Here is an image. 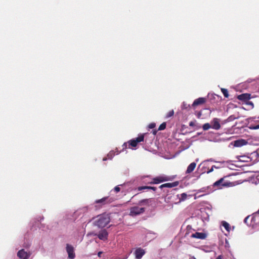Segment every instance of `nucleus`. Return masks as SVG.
Here are the masks:
<instances>
[{
	"label": "nucleus",
	"mask_w": 259,
	"mask_h": 259,
	"mask_svg": "<svg viewBox=\"0 0 259 259\" xmlns=\"http://www.w3.org/2000/svg\"><path fill=\"white\" fill-rule=\"evenodd\" d=\"M120 190V188H119V187L118 186H116L115 188H114V191L116 192H119Z\"/></svg>",
	"instance_id": "c756f323"
},
{
	"label": "nucleus",
	"mask_w": 259,
	"mask_h": 259,
	"mask_svg": "<svg viewBox=\"0 0 259 259\" xmlns=\"http://www.w3.org/2000/svg\"><path fill=\"white\" fill-rule=\"evenodd\" d=\"M248 218V217H246V218L244 219V222L245 223H246V222H247V220Z\"/></svg>",
	"instance_id": "ea45409f"
},
{
	"label": "nucleus",
	"mask_w": 259,
	"mask_h": 259,
	"mask_svg": "<svg viewBox=\"0 0 259 259\" xmlns=\"http://www.w3.org/2000/svg\"><path fill=\"white\" fill-rule=\"evenodd\" d=\"M225 177L222 178L218 181L214 182L213 184L214 188H217L218 189H222L223 187L231 186V183L225 181Z\"/></svg>",
	"instance_id": "7ed1b4c3"
},
{
	"label": "nucleus",
	"mask_w": 259,
	"mask_h": 259,
	"mask_svg": "<svg viewBox=\"0 0 259 259\" xmlns=\"http://www.w3.org/2000/svg\"><path fill=\"white\" fill-rule=\"evenodd\" d=\"M237 118V117H235L234 115L230 116L227 119L224 120V123L231 122L232 121H233L235 119Z\"/></svg>",
	"instance_id": "6ab92c4d"
},
{
	"label": "nucleus",
	"mask_w": 259,
	"mask_h": 259,
	"mask_svg": "<svg viewBox=\"0 0 259 259\" xmlns=\"http://www.w3.org/2000/svg\"><path fill=\"white\" fill-rule=\"evenodd\" d=\"M122 150L126 149L127 148V143H123V144L122 145Z\"/></svg>",
	"instance_id": "7c9ffc66"
},
{
	"label": "nucleus",
	"mask_w": 259,
	"mask_h": 259,
	"mask_svg": "<svg viewBox=\"0 0 259 259\" xmlns=\"http://www.w3.org/2000/svg\"><path fill=\"white\" fill-rule=\"evenodd\" d=\"M221 91L223 94L224 96H225V97L228 98L229 97V95L228 93V91L227 89L222 88L221 89Z\"/></svg>",
	"instance_id": "4be33fe9"
},
{
	"label": "nucleus",
	"mask_w": 259,
	"mask_h": 259,
	"mask_svg": "<svg viewBox=\"0 0 259 259\" xmlns=\"http://www.w3.org/2000/svg\"><path fill=\"white\" fill-rule=\"evenodd\" d=\"M207 237L205 233L202 232H196L191 235V238L200 239H205Z\"/></svg>",
	"instance_id": "f8f14e48"
},
{
	"label": "nucleus",
	"mask_w": 259,
	"mask_h": 259,
	"mask_svg": "<svg viewBox=\"0 0 259 259\" xmlns=\"http://www.w3.org/2000/svg\"><path fill=\"white\" fill-rule=\"evenodd\" d=\"M108 232L105 229L100 231L97 235L98 238L102 240H106L108 238Z\"/></svg>",
	"instance_id": "9b49d317"
},
{
	"label": "nucleus",
	"mask_w": 259,
	"mask_h": 259,
	"mask_svg": "<svg viewBox=\"0 0 259 259\" xmlns=\"http://www.w3.org/2000/svg\"><path fill=\"white\" fill-rule=\"evenodd\" d=\"M66 251L68 254V257L71 259H73L75 256V253L74 251V247L70 245L67 244L66 245Z\"/></svg>",
	"instance_id": "0eeeda50"
},
{
	"label": "nucleus",
	"mask_w": 259,
	"mask_h": 259,
	"mask_svg": "<svg viewBox=\"0 0 259 259\" xmlns=\"http://www.w3.org/2000/svg\"><path fill=\"white\" fill-rule=\"evenodd\" d=\"M219 121V119L217 118H214L213 119L212 121H211V127L213 129L218 130L221 128V125L220 124Z\"/></svg>",
	"instance_id": "4468645a"
},
{
	"label": "nucleus",
	"mask_w": 259,
	"mask_h": 259,
	"mask_svg": "<svg viewBox=\"0 0 259 259\" xmlns=\"http://www.w3.org/2000/svg\"><path fill=\"white\" fill-rule=\"evenodd\" d=\"M114 155V153H113V151H110L109 152V153L108 154V156L109 157L110 156H111V157L110 158H112V157L113 155Z\"/></svg>",
	"instance_id": "2f4dec72"
},
{
	"label": "nucleus",
	"mask_w": 259,
	"mask_h": 259,
	"mask_svg": "<svg viewBox=\"0 0 259 259\" xmlns=\"http://www.w3.org/2000/svg\"><path fill=\"white\" fill-rule=\"evenodd\" d=\"M222 225L225 228V229L227 231H229V230H230V225L227 222H226L225 221H223L222 223Z\"/></svg>",
	"instance_id": "aec40b11"
},
{
	"label": "nucleus",
	"mask_w": 259,
	"mask_h": 259,
	"mask_svg": "<svg viewBox=\"0 0 259 259\" xmlns=\"http://www.w3.org/2000/svg\"><path fill=\"white\" fill-rule=\"evenodd\" d=\"M213 167H215V166L214 165H213L212 167H211V168L207 172L208 173H209L210 172H212L213 170Z\"/></svg>",
	"instance_id": "f704fd0d"
},
{
	"label": "nucleus",
	"mask_w": 259,
	"mask_h": 259,
	"mask_svg": "<svg viewBox=\"0 0 259 259\" xmlns=\"http://www.w3.org/2000/svg\"><path fill=\"white\" fill-rule=\"evenodd\" d=\"M106 160V158H103V160Z\"/></svg>",
	"instance_id": "37998d69"
},
{
	"label": "nucleus",
	"mask_w": 259,
	"mask_h": 259,
	"mask_svg": "<svg viewBox=\"0 0 259 259\" xmlns=\"http://www.w3.org/2000/svg\"><path fill=\"white\" fill-rule=\"evenodd\" d=\"M179 185V182L176 181L172 183H165L161 185L159 188L163 189L164 188H172L177 186Z\"/></svg>",
	"instance_id": "ddd939ff"
},
{
	"label": "nucleus",
	"mask_w": 259,
	"mask_h": 259,
	"mask_svg": "<svg viewBox=\"0 0 259 259\" xmlns=\"http://www.w3.org/2000/svg\"><path fill=\"white\" fill-rule=\"evenodd\" d=\"M169 180L168 177L165 176H159L153 178L152 181L148 182L150 184H158Z\"/></svg>",
	"instance_id": "39448f33"
},
{
	"label": "nucleus",
	"mask_w": 259,
	"mask_h": 259,
	"mask_svg": "<svg viewBox=\"0 0 259 259\" xmlns=\"http://www.w3.org/2000/svg\"><path fill=\"white\" fill-rule=\"evenodd\" d=\"M189 259H196V258L194 256H192Z\"/></svg>",
	"instance_id": "a19ab883"
},
{
	"label": "nucleus",
	"mask_w": 259,
	"mask_h": 259,
	"mask_svg": "<svg viewBox=\"0 0 259 259\" xmlns=\"http://www.w3.org/2000/svg\"><path fill=\"white\" fill-rule=\"evenodd\" d=\"M189 126H195V123L193 121H191L189 122Z\"/></svg>",
	"instance_id": "72a5a7b5"
},
{
	"label": "nucleus",
	"mask_w": 259,
	"mask_h": 259,
	"mask_svg": "<svg viewBox=\"0 0 259 259\" xmlns=\"http://www.w3.org/2000/svg\"><path fill=\"white\" fill-rule=\"evenodd\" d=\"M110 217L107 214H104L99 217L95 224L99 228L105 227L110 222Z\"/></svg>",
	"instance_id": "f257e3e1"
},
{
	"label": "nucleus",
	"mask_w": 259,
	"mask_h": 259,
	"mask_svg": "<svg viewBox=\"0 0 259 259\" xmlns=\"http://www.w3.org/2000/svg\"><path fill=\"white\" fill-rule=\"evenodd\" d=\"M166 124L165 122H163L159 125V126L158 127V130L159 131L164 130L166 128Z\"/></svg>",
	"instance_id": "b1692460"
},
{
	"label": "nucleus",
	"mask_w": 259,
	"mask_h": 259,
	"mask_svg": "<svg viewBox=\"0 0 259 259\" xmlns=\"http://www.w3.org/2000/svg\"><path fill=\"white\" fill-rule=\"evenodd\" d=\"M17 256L20 259H28L30 254L22 249L17 252Z\"/></svg>",
	"instance_id": "1a4fd4ad"
},
{
	"label": "nucleus",
	"mask_w": 259,
	"mask_h": 259,
	"mask_svg": "<svg viewBox=\"0 0 259 259\" xmlns=\"http://www.w3.org/2000/svg\"><path fill=\"white\" fill-rule=\"evenodd\" d=\"M187 194L183 193L181 194V197L179 198V201H183L187 199Z\"/></svg>",
	"instance_id": "412c9836"
},
{
	"label": "nucleus",
	"mask_w": 259,
	"mask_h": 259,
	"mask_svg": "<svg viewBox=\"0 0 259 259\" xmlns=\"http://www.w3.org/2000/svg\"><path fill=\"white\" fill-rule=\"evenodd\" d=\"M201 115H202V113H201V111H199L198 112L197 114H196V116L198 118H200V117L201 116Z\"/></svg>",
	"instance_id": "473e14b6"
},
{
	"label": "nucleus",
	"mask_w": 259,
	"mask_h": 259,
	"mask_svg": "<svg viewBox=\"0 0 259 259\" xmlns=\"http://www.w3.org/2000/svg\"><path fill=\"white\" fill-rule=\"evenodd\" d=\"M102 253V252H101V251L99 252L98 253V256L99 257H101V255Z\"/></svg>",
	"instance_id": "58836bf2"
},
{
	"label": "nucleus",
	"mask_w": 259,
	"mask_h": 259,
	"mask_svg": "<svg viewBox=\"0 0 259 259\" xmlns=\"http://www.w3.org/2000/svg\"><path fill=\"white\" fill-rule=\"evenodd\" d=\"M145 210V209L144 207L133 206L130 209V215L132 217H135L144 213Z\"/></svg>",
	"instance_id": "20e7f679"
},
{
	"label": "nucleus",
	"mask_w": 259,
	"mask_h": 259,
	"mask_svg": "<svg viewBox=\"0 0 259 259\" xmlns=\"http://www.w3.org/2000/svg\"><path fill=\"white\" fill-rule=\"evenodd\" d=\"M246 144V142L244 140H236L234 142V146L235 147H241Z\"/></svg>",
	"instance_id": "a211bd4d"
},
{
	"label": "nucleus",
	"mask_w": 259,
	"mask_h": 259,
	"mask_svg": "<svg viewBox=\"0 0 259 259\" xmlns=\"http://www.w3.org/2000/svg\"><path fill=\"white\" fill-rule=\"evenodd\" d=\"M157 188L155 187L148 186V190H152L154 191L156 190Z\"/></svg>",
	"instance_id": "c85d7f7f"
},
{
	"label": "nucleus",
	"mask_w": 259,
	"mask_h": 259,
	"mask_svg": "<svg viewBox=\"0 0 259 259\" xmlns=\"http://www.w3.org/2000/svg\"><path fill=\"white\" fill-rule=\"evenodd\" d=\"M206 98L204 97H200L198 99H196L193 102L192 105V107L195 108L197 106L202 105L206 102Z\"/></svg>",
	"instance_id": "6e6552de"
},
{
	"label": "nucleus",
	"mask_w": 259,
	"mask_h": 259,
	"mask_svg": "<svg viewBox=\"0 0 259 259\" xmlns=\"http://www.w3.org/2000/svg\"><path fill=\"white\" fill-rule=\"evenodd\" d=\"M151 202H152L151 199H142V200H140L138 204L139 205H144L149 206L150 204H151Z\"/></svg>",
	"instance_id": "f3484780"
},
{
	"label": "nucleus",
	"mask_w": 259,
	"mask_h": 259,
	"mask_svg": "<svg viewBox=\"0 0 259 259\" xmlns=\"http://www.w3.org/2000/svg\"><path fill=\"white\" fill-rule=\"evenodd\" d=\"M189 228H191V227L190 226L188 225V226H187V229H188Z\"/></svg>",
	"instance_id": "79ce46f5"
},
{
	"label": "nucleus",
	"mask_w": 259,
	"mask_h": 259,
	"mask_svg": "<svg viewBox=\"0 0 259 259\" xmlns=\"http://www.w3.org/2000/svg\"><path fill=\"white\" fill-rule=\"evenodd\" d=\"M137 189L138 191H142L146 189L148 190V186H140L138 187Z\"/></svg>",
	"instance_id": "bb28decb"
},
{
	"label": "nucleus",
	"mask_w": 259,
	"mask_h": 259,
	"mask_svg": "<svg viewBox=\"0 0 259 259\" xmlns=\"http://www.w3.org/2000/svg\"><path fill=\"white\" fill-rule=\"evenodd\" d=\"M157 131L156 130H153L152 131V133L153 134V135H155L156 134H157Z\"/></svg>",
	"instance_id": "c9c22d12"
},
{
	"label": "nucleus",
	"mask_w": 259,
	"mask_h": 259,
	"mask_svg": "<svg viewBox=\"0 0 259 259\" xmlns=\"http://www.w3.org/2000/svg\"><path fill=\"white\" fill-rule=\"evenodd\" d=\"M196 166V163L195 162L191 163L189 166H188L187 170L186 171V174H190L192 172L194 169L195 168Z\"/></svg>",
	"instance_id": "dca6fc26"
},
{
	"label": "nucleus",
	"mask_w": 259,
	"mask_h": 259,
	"mask_svg": "<svg viewBox=\"0 0 259 259\" xmlns=\"http://www.w3.org/2000/svg\"><path fill=\"white\" fill-rule=\"evenodd\" d=\"M216 259H223V256L222 255L218 256Z\"/></svg>",
	"instance_id": "4c0bfd02"
},
{
	"label": "nucleus",
	"mask_w": 259,
	"mask_h": 259,
	"mask_svg": "<svg viewBox=\"0 0 259 259\" xmlns=\"http://www.w3.org/2000/svg\"><path fill=\"white\" fill-rule=\"evenodd\" d=\"M237 99L242 101H246L250 99V94L245 93L242 94L237 97Z\"/></svg>",
	"instance_id": "2eb2a0df"
},
{
	"label": "nucleus",
	"mask_w": 259,
	"mask_h": 259,
	"mask_svg": "<svg viewBox=\"0 0 259 259\" xmlns=\"http://www.w3.org/2000/svg\"><path fill=\"white\" fill-rule=\"evenodd\" d=\"M250 128L252 130L259 129V123L257 124L252 125L250 126Z\"/></svg>",
	"instance_id": "a878e982"
},
{
	"label": "nucleus",
	"mask_w": 259,
	"mask_h": 259,
	"mask_svg": "<svg viewBox=\"0 0 259 259\" xmlns=\"http://www.w3.org/2000/svg\"><path fill=\"white\" fill-rule=\"evenodd\" d=\"M119 153V152L117 151L116 154H118Z\"/></svg>",
	"instance_id": "c03bdc74"
},
{
	"label": "nucleus",
	"mask_w": 259,
	"mask_h": 259,
	"mask_svg": "<svg viewBox=\"0 0 259 259\" xmlns=\"http://www.w3.org/2000/svg\"><path fill=\"white\" fill-rule=\"evenodd\" d=\"M211 127V126L208 123L204 124L202 126L203 130L204 131L209 130Z\"/></svg>",
	"instance_id": "5701e85b"
},
{
	"label": "nucleus",
	"mask_w": 259,
	"mask_h": 259,
	"mask_svg": "<svg viewBox=\"0 0 259 259\" xmlns=\"http://www.w3.org/2000/svg\"><path fill=\"white\" fill-rule=\"evenodd\" d=\"M174 114V111L173 110L169 111L166 115V118H169L172 116Z\"/></svg>",
	"instance_id": "393cba45"
},
{
	"label": "nucleus",
	"mask_w": 259,
	"mask_h": 259,
	"mask_svg": "<svg viewBox=\"0 0 259 259\" xmlns=\"http://www.w3.org/2000/svg\"><path fill=\"white\" fill-rule=\"evenodd\" d=\"M145 253L144 249L140 247L137 248L134 252L136 259H141Z\"/></svg>",
	"instance_id": "9d476101"
},
{
	"label": "nucleus",
	"mask_w": 259,
	"mask_h": 259,
	"mask_svg": "<svg viewBox=\"0 0 259 259\" xmlns=\"http://www.w3.org/2000/svg\"><path fill=\"white\" fill-rule=\"evenodd\" d=\"M247 104L248 105H252V106H253V104L252 102H250V101H248L247 103Z\"/></svg>",
	"instance_id": "e433bc0d"
},
{
	"label": "nucleus",
	"mask_w": 259,
	"mask_h": 259,
	"mask_svg": "<svg viewBox=\"0 0 259 259\" xmlns=\"http://www.w3.org/2000/svg\"><path fill=\"white\" fill-rule=\"evenodd\" d=\"M113 201V199L109 196L104 197L95 201V207L96 208H100L107 204L112 203Z\"/></svg>",
	"instance_id": "f03ea898"
},
{
	"label": "nucleus",
	"mask_w": 259,
	"mask_h": 259,
	"mask_svg": "<svg viewBox=\"0 0 259 259\" xmlns=\"http://www.w3.org/2000/svg\"><path fill=\"white\" fill-rule=\"evenodd\" d=\"M156 126V124L155 123H151L149 124L148 127L150 129L154 128Z\"/></svg>",
	"instance_id": "cd10ccee"
},
{
	"label": "nucleus",
	"mask_w": 259,
	"mask_h": 259,
	"mask_svg": "<svg viewBox=\"0 0 259 259\" xmlns=\"http://www.w3.org/2000/svg\"><path fill=\"white\" fill-rule=\"evenodd\" d=\"M144 134H141L136 139H133L128 142L129 146H131L132 147H136L138 143L144 141Z\"/></svg>",
	"instance_id": "423d86ee"
}]
</instances>
